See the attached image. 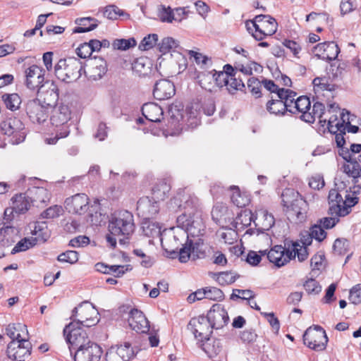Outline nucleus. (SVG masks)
<instances>
[{"label": "nucleus", "instance_id": "43", "mask_svg": "<svg viewBox=\"0 0 361 361\" xmlns=\"http://www.w3.org/2000/svg\"><path fill=\"white\" fill-rule=\"evenodd\" d=\"M171 190L170 185L166 182H160L152 189V198L157 202L164 200Z\"/></svg>", "mask_w": 361, "mask_h": 361}, {"label": "nucleus", "instance_id": "48", "mask_svg": "<svg viewBox=\"0 0 361 361\" xmlns=\"http://www.w3.org/2000/svg\"><path fill=\"white\" fill-rule=\"evenodd\" d=\"M37 243V238H25L20 240L15 247L12 249L11 253L16 254L20 252L26 251L27 250L32 247Z\"/></svg>", "mask_w": 361, "mask_h": 361}, {"label": "nucleus", "instance_id": "52", "mask_svg": "<svg viewBox=\"0 0 361 361\" xmlns=\"http://www.w3.org/2000/svg\"><path fill=\"white\" fill-rule=\"evenodd\" d=\"M308 235L310 237V238H308L309 240L312 241V239L314 238L318 242H322L324 239L326 238V233L324 230L323 227L318 223L310 228Z\"/></svg>", "mask_w": 361, "mask_h": 361}, {"label": "nucleus", "instance_id": "47", "mask_svg": "<svg viewBox=\"0 0 361 361\" xmlns=\"http://www.w3.org/2000/svg\"><path fill=\"white\" fill-rule=\"evenodd\" d=\"M233 192L231 197L232 202L238 207H243L249 202V199L245 195L240 193L239 188L236 186L231 188Z\"/></svg>", "mask_w": 361, "mask_h": 361}, {"label": "nucleus", "instance_id": "22", "mask_svg": "<svg viewBox=\"0 0 361 361\" xmlns=\"http://www.w3.org/2000/svg\"><path fill=\"white\" fill-rule=\"evenodd\" d=\"M137 214L144 219H149L159 212L158 202L149 197H141L137 203Z\"/></svg>", "mask_w": 361, "mask_h": 361}, {"label": "nucleus", "instance_id": "15", "mask_svg": "<svg viewBox=\"0 0 361 361\" xmlns=\"http://www.w3.org/2000/svg\"><path fill=\"white\" fill-rule=\"evenodd\" d=\"M44 70L37 65H32L25 71L26 87L32 90H37L44 85Z\"/></svg>", "mask_w": 361, "mask_h": 361}, {"label": "nucleus", "instance_id": "12", "mask_svg": "<svg viewBox=\"0 0 361 361\" xmlns=\"http://www.w3.org/2000/svg\"><path fill=\"white\" fill-rule=\"evenodd\" d=\"M188 329L192 333L195 338L200 342L210 337L212 327L206 317L200 316L190 319Z\"/></svg>", "mask_w": 361, "mask_h": 361}, {"label": "nucleus", "instance_id": "8", "mask_svg": "<svg viewBox=\"0 0 361 361\" xmlns=\"http://www.w3.org/2000/svg\"><path fill=\"white\" fill-rule=\"evenodd\" d=\"M63 334L67 343L70 344L71 352L86 345L88 342H92L88 338L86 331L82 326H78V323L71 322L64 328Z\"/></svg>", "mask_w": 361, "mask_h": 361}, {"label": "nucleus", "instance_id": "41", "mask_svg": "<svg viewBox=\"0 0 361 361\" xmlns=\"http://www.w3.org/2000/svg\"><path fill=\"white\" fill-rule=\"evenodd\" d=\"M142 229L145 235L147 237H158L161 234V226L157 222L145 219L142 224Z\"/></svg>", "mask_w": 361, "mask_h": 361}, {"label": "nucleus", "instance_id": "24", "mask_svg": "<svg viewBox=\"0 0 361 361\" xmlns=\"http://www.w3.org/2000/svg\"><path fill=\"white\" fill-rule=\"evenodd\" d=\"M197 250V245L193 244L191 240L187 239L185 243H182L180 246L178 253L176 255H173V256H178L179 261L182 263H185L189 260L191 256L193 259L200 258L204 256L203 252L198 254Z\"/></svg>", "mask_w": 361, "mask_h": 361}, {"label": "nucleus", "instance_id": "17", "mask_svg": "<svg viewBox=\"0 0 361 361\" xmlns=\"http://www.w3.org/2000/svg\"><path fill=\"white\" fill-rule=\"evenodd\" d=\"M38 98L40 101L48 106L53 107L59 99V89L53 81H47L44 85L37 90Z\"/></svg>", "mask_w": 361, "mask_h": 361}, {"label": "nucleus", "instance_id": "14", "mask_svg": "<svg viewBox=\"0 0 361 361\" xmlns=\"http://www.w3.org/2000/svg\"><path fill=\"white\" fill-rule=\"evenodd\" d=\"M102 348L94 342L77 349L74 354L75 361H99L102 355Z\"/></svg>", "mask_w": 361, "mask_h": 361}, {"label": "nucleus", "instance_id": "55", "mask_svg": "<svg viewBox=\"0 0 361 361\" xmlns=\"http://www.w3.org/2000/svg\"><path fill=\"white\" fill-rule=\"evenodd\" d=\"M116 348L125 361H128L135 355L133 348L129 343H125L123 345L117 346Z\"/></svg>", "mask_w": 361, "mask_h": 361}, {"label": "nucleus", "instance_id": "19", "mask_svg": "<svg viewBox=\"0 0 361 361\" xmlns=\"http://www.w3.org/2000/svg\"><path fill=\"white\" fill-rule=\"evenodd\" d=\"M65 207L70 213L83 214L89 209V198L84 194H76L65 201Z\"/></svg>", "mask_w": 361, "mask_h": 361}, {"label": "nucleus", "instance_id": "11", "mask_svg": "<svg viewBox=\"0 0 361 361\" xmlns=\"http://www.w3.org/2000/svg\"><path fill=\"white\" fill-rule=\"evenodd\" d=\"M32 345L29 339L11 341L7 346V355L14 361H25L31 354Z\"/></svg>", "mask_w": 361, "mask_h": 361}, {"label": "nucleus", "instance_id": "33", "mask_svg": "<svg viewBox=\"0 0 361 361\" xmlns=\"http://www.w3.org/2000/svg\"><path fill=\"white\" fill-rule=\"evenodd\" d=\"M202 343V349L211 358L219 355L222 351V345L219 340L211 339L209 337Z\"/></svg>", "mask_w": 361, "mask_h": 361}, {"label": "nucleus", "instance_id": "40", "mask_svg": "<svg viewBox=\"0 0 361 361\" xmlns=\"http://www.w3.org/2000/svg\"><path fill=\"white\" fill-rule=\"evenodd\" d=\"M1 98L6 108L12 111L18 110L22 103L21 98L17 93L4 94Z\"/></svg>", "mask_w": 361, "mask_h": 361}, {"label": "nucleus", "instance_id": "64", "mask_svg": "<svg viewBox=\"0 0 361 361\" xmlns=\"http://www.w3.org/2000/svg\"><path fill=\"white\" fill-rule=\"evenodd\" d=\"M349 300L355 305L361 302V284H357L352 288L350 291Z\"/></svg>", "mask_w": 361, "mask_h": 361}, {"label": "nucleus", "instance_id": "32", "mask_svg": "<svg viewBox=\"0 0 361 361\" xmlns=\"http://www.w3.org/2000/svg\"><path fill=\"white\" fill-rule=\"evenodd\" d=\"M75 23L78 26L73 29V33L90 32L94 30L99 24L98 20L91 17L77 18Z\"/></svg>", "mask_w": 361, "mask_h": 361}, {"label": "nucleus", "instance_id": "59", "mask_svg": "<svg viewBox=\"0 0 361 361\" xmlns=\"http://www.w3.org/2000/svg\"><path fill=\"white\" fill-rule=\"evenodd\" d=\"M206 295L207 299L214 301H221L224 298L223 291L216 287H206Z\"/></svg>", "mask_w": 361, "mask_h": 361}, {"label": "nucleus", "instance_id": "61", "mask_svg": "<svg viewBox=\"0 0 361 361\" xmlns=\"http://www.w3.org/2000/svg\"><path fill=\"white\" fill-rule=\"evenodd\" d=\"M349 243L345 238H337L334 243V251L338 255H345L348 250Z\"/></svg>", "mask_w": 361, "mask_h": 361}, {"label": "nucleus", "instance_id": "10", "mask_svg": "<svg viewBox=\"0 0 361 361\" xmlns=\"http://www.w3.org/2000/svg\"><path fill=\"white\" fill-rule=\"evenodd\" d=\"M292 94L291 90L279 91L276 96L277 99H271L267 102L266 106L268 112L276 116H283L288 111V109L293 99Z\"/></svg>", "mask_w": 361, "mask_h": 361}, {"label": "nucleus", "instance_id": "26", "mask_svg": "<svg viewBox=\"0 0 361 361\" xmlns=\"http://www.w3.org/2000/svg\"><path fill=\"white\" fill-rule=\"evenodd\" d=\"M293 93L291 94L292 98L293 99L291 101V104H290V107L288 109V111L291 114H299L301 113L303 116L305 113H308V111L311 109V102L307 96H301L295 99L296 93L291 90Z\"/></svg>", "mask_w": 361, "mask_h": 361}, {"label": "nucleus", "instance_id": "1", "mask_svg": "<svg viewBox=\"0 0 361 361\" xmlns=\"http://www.w3.org/2000/svg\"><path fill=\"white\" fill-rule=\"evenodd\" d=\"M109 233L106 241L112 247H115L118 240L121 245L128 243L135 230L133 215L127 210L119 211L112 214L109 222Z\"/></svg>", "mask_w": 361, "mask_h": 361}, {"label": "nucleus", "instance_id": "9", "mask_svg": "<svg viewBox=\"0 0 361 361\" xmlns=\"http://www.w3.org/2000/svg\"><path fill=\"white\" fill-rule=\"evenodd\" d=\"M1 130L4 134L12 137L13 144H19L25 138V126L17 117L6 118L1 123Z\"/></svg>", "mask_w": 361, "mask_h": 361}, {"label": "nucleus", "instance_id": "21", "mask_svg": "<svg viewBox=\"0 0 361 361\" xmlns=\"http://www.w3.org/2000/svg\"><path fill=\"white\" fill-rule=\"evenodd\" d=\"M128 322L130 328L137 333L145 334L149 330V321L142 312L137 309L130 310Z\"/></svg>", "mask_w": 361, "mask_h": 361}, {"label": "nucleus", "instance_id": "54", "mask_svg": "<svg viewBox=\"0 0 361 361\" xmlns=\"http://www.w3.org/2000/svg\"><path fill=\"white\" fill-rule=\"evenodd\" d=\"M354 118H355V116L350 115L348 111H346V114L343 112L341 114V120L343 121L345 130H347L348 133H356L359 130L358 126L351 124Z\"/></svg>", "mask_w": 361, "mask_h": 361}, {"label": "nucleus", "instance_id": "46", "mask_svg": "<svg viewBox=\"0 0 361 361\" xmlns=\"http://www.w3.org/2000/svg\"><path fill=\"white\" fill-rule=\"evenodd\" d=\"M158 46L160 52L166 54L174 51L178 47V42L172 37H167L164 38Z\"/></svg>", "mask_w": 361, "mask_h": 361}, {"label": "nucleus", "instance_id": "35", "mask_svg": "<svg viewBox=\"0 0 361 361\" xmlns=\"http://www.w3.org/2000/svg\"><path fill=\"white\" fill-rule=\"evenodd\" d=\"M345 159L348 161V163L344 164L342 166L341 170L348 177L353 178V182L354 184H357L358 182V178L361 175V166L356 161H349L346 158H345Z\"/></svg>", "mask_w": 361, "mask_h": 361}, {"label": "nucleus", "instance_id": "63", "mask_svg": "<svg viewBox=\"0 0 361 361\" xmlns=\"http://www.w3.org/2000/svg\"><path fill=\"white\" fill-rule=\"evenodd\" d=\"M247 87L256 97L261 96V82L256 78L252 77L247 80Z\"/></svg>", "mask_w": 361, "mask_h": 361}, {"label": "nucleus", "instance_id": "57", "mask_svg": "<svg viewBox=\"0 0 361 361\" xmlns=\"http://www.w3.org/2000/svg\"><path fill=\"white\" fill-rule=\"evenodd\" d=\"M63 209L61 206L53 205L44 210L41 216L43 219H54L62 214Z\"/></svg>", "mask_w": 361, "mask_h": 361}, {"label": "nucleus", "instance_id": "6", "mask_svg": "<svg viewBox=\"0 0 361 361\" xmlns=\"http://www.w3.org/2000/svg\"><path fill=\"white\" fill-rule=\"evenodd\" d=\"M71 317L73 319V322L78 323V326L85 327L94 326L99 320L97 310L87 301L82 302L75 307Z\"/></svg>", "mask_w": 361, "mask_h": 361}, {"label": "nucleus", "instance_id": "53", "mask_svg": "<svg viewBox=\"0 0 361 361\" xmlns=\"http://www.w3.org/2000/svg\"><path fill=\"white\" fill-rule=\"evenodd\" d=\"M136 45V41L134 38L117 39L112 44L114 49L127 50Z\"/></svg>", "mask_w": 361, "mask_h": 361}, {"label": "nucleus", "instance_id": "51", "mask_svg": "<svg viewBox=\"0 0 361 361\" xmlns=\"http://www.w3.org/2000/svg\"><path fill=\"white\" fill-rule=\"evenodd\" d=\"M326 121L328 130L332 134H335L338 132L342 133L343 130H345L343 121H342V122H341L338 121L336 115L331 116L328 121L326 120Z\"/></svg>", "mask_w": 361, "mask_h": 361}, {"label": "nucleus", "instance_id": "13", "mask_svg": "<svg viewBox=\"0 0 361 361\" xmlns=\"http://www.w3.org/2000/svg\"><path fill=\"white\" fill-rule=\"evenodd\" d=\"M49 109L39 99L30 100L26 104V113L33 123H44L48 117Z\"/></svg>", "mask_w": 361, "mask_h": 361}, {"label": "nucleus", "instance_id": "39", "mask_svg": "<svg viewBox=\"0 0 361 361\" xmlns=\"http://www.w3.org/2000/svg\"><path fill=\"white\" fill-rule=\"evenodd\" d=\"M19 233L20 229L12 224H0V235L4 237L2 240H6V243H13Z\"/></svg>", "mask_w": 361, "mask_h": 361}, {"label": "nucleus", "instance_id": "49", "mask_svg": "<svg viewBox=\"0 0 361 361\" xmlns=\"http://www.w3.org/2000/svg\"><path fill=\"white\" fill-rule=\"evenodd\" d=\"M198 82L202 89L212 92L214 87V76L210 73H200L198 76Z\"/></svg>", "mask_w": 361, "mask_h": 361}, {"label": "nucleus", "instance_id": "28", "mask_svg": "<svg viewBox=\"0 0 361 361\" xmlns=\"http://www.w3.org/2000/svg\"><path fill=\"white\" fill-rule=\"evenodd\" d=\"M161 244L165 252L170 255L172 258H174L173 255L178 253L180 246L182 245V242L176 235L168 233L161 237Z\"/></svg>", "mask_w": 361, "mask_h": 361}, {"label": "nucleus", "instance_id": "25", "mask_svg": "<svg viewBox=\"0 0 361 361\" xmlns=\"http://www.w3.org/2000/svg\"><path fill=\"white\" fill-rule=\"evenodd\" d=\"M175 86L168 80H161L156 82L153 95L156 99L165 100L172 97L175 94Z\"/></svg>", "mask_w": 361, "mask_h": 361}, {"label": "nucleus", "instance_id": "37", "mask_svg": "<svg viewBox=\"0 0 361 361\" xmlns=\"http://www.w3.org/2000/svg\"><path fill=\"white\" fill-rule=\"evenodd\" d=\"M152 67V62L147 57H139L132 63V69L138 75L145 76L149 72Z\"/></svg>", "mask_w": 361, "mask_h": 361}, {"label": "nucleus", "instance_id": "5", "mask_svg": "<svg viewBox=\"0 0 361 361\" xmlns=\"http://www.w3.org/2000/svg\"><path fill=\"white\" fill-rule=\"evenodd\" d=\"M170 115V126L176 128V132L171 133V135H178L179 130L182 129L183 126H187L188 128H195L200 123L199 119L191 111L184 110L181 104L172 105L169 109Z\"/></svg>", "mask_w": 361, "mask_h": 361}, {"label": "nucleus", "instance_id": "36", "mask_svg": "<svg viewBox=\"0 0 361 361\" xmlns=\"http://www.w3.org/2000/svg\"><path fill=\"white\" fill-rule=\"evenodd\" d=\"M302 244L303 245H300V243L294 242L290 247L292 255H294V258L297 256L299 262H303L307 259L309 253L307 246L311 244V240L305 239Z\"/></svg>", "mask_w": 361, "mask_h": 361}, {"label": "nucleus", "instance_id": "34", "mask_svg": "<svg viewBox=\"0 0 361 361\" xmlns=\"http://www.w3.org/2000/svg\"><path fill=\"white\" fill-rule=\"evenodd\" d=\"M329 214L330 215L339 216V211L343 202L342 196L338 193L336 189H331L329 191Z\"/></svg>", "mask_w": 361, "mask_h": 361}, {"label": "nucleus", "instance_id": "30", "mask_svg": "<svg viewBox=\"0 0 361 361\" xmlns=\"http://www.w3.org/2000/svg\"><path fill=\"white\" fill-rule=\"evenodd\" d=\"M324 111V105L322 103L317 102L313 104L312 111H309L308 113H305L303 116H300V118L307 123H313L316 118H319L321 123H326V118H323Z\"/></svg>", "mask_w": 361, "mask_h": 361}, {"label": "nucleus", "instance_id": "60", "mask_svg": "<svg viewBox=\"0 0 361 361\" xmlns=\"http://www.w3.org/2000/svg\"><path fill=\"white\" fill-rule=\"evenodd\" d=\"M304 288L308 294H318L322 290V286L314 279H308L303 284Z\"/></svg>", "mask_w": 361, "mask_h": 361}, {"label": "nucleus", "instance_id": "50", "mask_svg": "<svg viewBox=\"0 0 361 361\" xmlns=\"http://www.w3.org/2000/svg\"><path fill=\"white\" fill-rule=\"evenodd\" d=\"M245 87V84L240 74L234 73L233 76L229 78L228 81L227 89L233 93L236 90H241Z\"/></svg>", "mask_w": 361, "mask_h": 361}, {"label": "nucleus", "instance_id": "3", "mask_svg": "<svg viewBox=\"0 0 361 361\" xmlns=\"http://www.w3.org/2000/svg\"><path fill=\"white\" fill-rule=\"evenodd\" d=\"M245 25L247 31L257 41L273 35L278 27L276 20L269 15H257L253 20H247Z\"/></svg>", "mask_w": 361, "mask_h": 361}, {"label": "nucleus", "instance_id": "58", "mask_svg": "<svg viewBox=\"0 0 361 361\" xmlns=\"http://www.w3.org/2000/svg\"><path fill=\"white\" fill-rule=\"evenodd\" d=\"M57 259L61 262L74 264L78 260V253L75 250H68L59 255Z\"/></svg>", "mask_w": 361, "mask_h": 361}, {"label": "nucleus", "instance_id": "31", "mask_svg": "<svg viewBox=\"0 0 361 361\" xmlns=\"http://www.w3.org/2000/svg\"><path fill=\"white\" fill-rule=\"evenodd\" d=\"M6 332L12 341L28 339V332L26 326L20 324H10L6 329Z\"/></svg>", "mask_w": 361, "mask_h": 361}, {"label": "nucleus", "instance_id": "16", "mask_svg": "<svg viewBox=\"0 0 361 361\" xmlns=\"http://www.w3.org/2000/svg\"><path fill=\"white\" fill-rule=\"evenodd\" d=\"M207 319L212 329H220L226 326L229 322L228 312L220 304H214L208 312Z\"/></svg>", "mask_w": 361, "mask_h": 361}, {"label": "nucleus", "instance_id": "20", "mask_svg": "<svg viewBox=\"0 0 361 361\" xmlns=\"http://www.w3.org/2000/svg\"><path fill=\"white\" fill-rule=\"evenodd\" d=\"M251 221H253L255 226L262 231H269L275 224V219L272 214L269 213L267 210L264 209L256 212L255 219L254 215L249 212L248 222L245 224H250Z\"/></svg>", "mask_w": 361, "mask_h": 361}, {"label": "nucleus", "instance_id": "38", "mask_svg": "<svg viewBox=\"0 0 361 361\" xmlns=\"http://www.w3.org/2000/svg\"><path fill=\"white\" fill-rule=\"evenodd\" d=\"M315 93L323 91L332 92L335 90V85L330 82L329 77H317L312 81Z\"/></svg>", "mask_w": 361, "mask_h": 361}, {"label": "nucleus", "instance_id": "23", "mask_svg": "<svg viewBox=\"0 0 361 361\" xmlns=\"http://www.w3.org/2000/svg\"><path fill=\"white\" fill-rule=\"evenodd\" d=\"M87 75L94 80L102 78L107 71V64L102 58L94 57L89 61Z\"/></svg>", "mask_w": 361, "mask_h": 361}, {"label": "nucleus", "instance_id": "18", "mask_svg": "<svg viewBox=\"0 0 361 361\" xmlns=\"http://www.w3.org/2000/svg\"><path fill=\"white\" fill-rule=\"evenodd\" d=\"M267 258L277 267H281L294 259V255H292L290 247L286 249L282 245H275L267 252Z\"/></svg>", "mask_w": 361, "mask_h": 361}, {"label": "nucleus", "instance_id": "29", "mask_svg": "<svg viewBox=\"0 0 361 361\" xmlns=\"http://www.w3.org/2000/svg\"><path fill=\"white\" fill-rule=\"evenodd\" d=\"M142 115L152 122H160L163 118V110L161 107L153 102L145 104L142 107Z\"/></svg>", "mask_w": 361, "mask_h": 361}, {"label": "nucleus", "instance_id": "44", "mask_svg": "<svg viewBox=\"0 0 361 361\" xmlns=\"http://www.w3.org/2000/svg\"><path fill=\"white\" fill-rule=\"evenodd\" d=\"M13 208L15 213L23 214L29 209L30 203L22 194L16 195L13 198Z\"/></svg>", "mask_w": 361, "mask_h": 361}, {"label": "nucleus", "instance_id": "4", "mask_svg": "<svg viewBox=\"0 0 361 361\" xmlns=\"http://www.w3.org/2000/svg\"><path fill=\"white\" fill-rule=\"evenodd\" d=\"M82 62L76 58L60 59L54 67L55 75L62 82H72L81 75Z\"/></svg>", "mask_w": 361, "mask_h": 361}, {"label": "nucleus", "instance_id": "27", "mask_svg": "<svg viewBox=\"0 0 361 361\" xmlns=\"http://www.w3.org/2000/svg\"><path fill=\"white\" fill-rule=\"evenodd\" d=\"M184 223L188 238V235L195 237L200 236L203 234L204 226L202 222V219L199 215L194 214L192 216H190L188 219H185Z\"/></svg>", "mask_w": 361, "mask_h": 361}, {"label": "nucleus", "instance_id": "45", "mask_svg": "<svg viewBox=\"0 0 361 361\" xmlns=\"http://www.w3.org/2000/svg\"><path fill=\"white\" fill-rule=\"evenodd\" d=\"M325 45L324 56H322V59L326 61L335 60L340 52L338 44L334 42H326Z\"/></svg>", "mask_w": 361, "mask_h": 361}, {"label": "nucleus", "instance_id": "2", "mask_svg": "<svg viewBox=\"0 0 361 361\" xmlns=\"http://www.w3.org/2000/svg\"><path fill=\"white\" fill-rule=\"evenodd\" d=\"M71 118V110L68 104L63 102L53 106L51 113L50 121L53 126L56 128L54 135L45 139L48 145H55L61 138L66 137L70 133L69 121Z\"/></svg>", "mask_w": 361, "mask_h": 361}, {"label": "nucleus", "instance_id": "42", "mask_svg": "<svg viewBox=\"0 0 361 361\" xmlns=\"http://www.w3.org/2000/svg\"><path fill=\"white\" fill-rule=\"evenodd\" d=\"M358 202V197L353 194L348 193L345 197V200L343 199L341 209L339 211V216H345L351 212V208L354 207Z\"/></svg>", "mask_w": 361, "mask_h": 361}, {"label": "nucleus", "instance_id": "56", "mask_svg": "<svg viewBox=\"0 0 361 361\" xmlns=\"http://www.w3.org/2000/svg\"><path fill=\"white\" fill-rule=\"evenodd\" d=\"M158 35L157 34H150L144 37L139 45L141 50H148L157 44Z\"/></svg>", "mask_w": 361, "mask_h": 361}, {"label": "nucleus", "instance_id": "7", "mask_svg": "<svg viewBox=\"0 0 361 361\" xmlns=\"http://www.w3.org/2000/svg\"><path fill=\"white\" fill-rule=\"evenodd\" d=\"M328 341L326 331L320 326L309 327L303 334L304 344L316 351L325 350Z\"/></svg>", "mask_w": 361, "mask_h": 361}, {"label": "nucleus", "instance_id": "62", "mask_svg": "<svg viewBox=\"0 0 361 361\" xmlns=\"http://www.w3.org/2000/svg\"><path fill=\"white\" fill-rule=\"evenodd\" d=\"M236 280V276L231 272H221L216 278L218 283L221 286L229 285L234 283Z\"/></svg>", "mask_w": 361, "mask_h": 361}]
</instances>
